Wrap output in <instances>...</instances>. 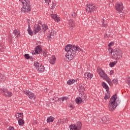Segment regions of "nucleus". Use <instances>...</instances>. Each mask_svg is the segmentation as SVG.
I'll use <instances>...</instances> for the list:
<instances>
[{
  "label": "nucleus",
  "mask_w": 130,
  "mask_h": 130,
  "mask_svg": "<svg viewBox=\"0 0 130 130\" xmlns=\"http://www.w3.org/2000/svg\"><path fill=\"white\" fill-rule=\"evenodd\" d=\"M117 102H118V98H117V95L115 94L111 98L109 103V109L110 111H113L117 107Z\"/></svg>",
  "instance_id": "1"
},
{
  "label": "nucleus",
  "mask_w": 130,
  "mask_h": 130,
  "mask_svg": "<svg viewBox=\"0 0 130 130\" xmlns=\"http://www.w3.org/2000/svg\"><path fill=\"white\" fill-rule=\"evenodd\" d=\"M64 50L67 53V57L69 60L73 59V46L71 44L67 45L65 48Z\"/></svg>",
  "instance_id": "2"
},
{
  "label": "nucleus",
  "mask_w": 130,
  "mask_h": 130,
  "mask_svg": "<svg viewBox=\"0 0 130 130\" xmlns=\"http://www.w3.org/2000/svg\"><path fill=\"white\" fill-rule=\"evenodd\" d=\"M98 73L100 75V77L106 80L108 82V83L111 86L112 85V82H111V80L109 79L108 76H107V74H105L104 71L100 68H98Z\"/></svg>",
  "instance_id": "3"
},
{
  "label": "nucleus",
  "mask_w": 130,
  "mask_h": 130,
  "mask_svg": "<svg viewBox=\"0 0 130 130\" xmlns=\"http://www.w3.org/2000/svg\"><path fill=\"white\" fill-rule=\"evenodd\" d=\"M21 3L23 5V7L21 8V12L22 13H29V12H31V3L30 2L24 3V2L21 1Z\"/></svg>",
  "instance_id": "4"
},
{
  "label": "nucleus",
  "mask_w": 130,
  "mask_h": 130,
  "mask_svg": "<svg viewBox=\"0 0 130 130\" xmlns=\"http://www.w3.org/2000/svg\"><path fill=\"white\" fill-rule=\"evenodd\" d=\"M121 56H122V55L121 54V50L120 49L116 48L113 50L112 57L114 59H116L119 58V57H121Z\"/></svg>",
  "instance_id": "5"
},
{
  "label": "nucleus",
  "mask_w": 130,
  "mask_h": 130,
  "mask_svg": "<svg viewBox=\"0 0 130 130\" xmlns=\"http://www.w3.org/2000/svg\"><path fill=\"white\" fill-rule=\"evenodd\" d=\"M73 51L72 52V58H74L76 55H77V51H78L79 52H83V50L82 48H80L77 45H73Z\"/></svg>",
  "instance_id": "6"
},
{
  "label": "nucleus",
  "mask_w": 130,
  "mask_h": 130,
  "mask_svg": "<svg viewBox=\"0 0 130 130\" xmlns=\"http://www.w3.org/2000/svg\"><path fill=\"white\" fill-rule=\"evenodd\" d=\"M1 93L3 94L6 97H12L13 96V93L11 91H8L6 88H1L0 89Z\"/></svg>",
  "instance_id": "7"
},
{
  "label": "nucleus",
  "mask_w": 130,
  "mask_h": 130,
  "mask_svg": "<svg viewBox=\"0 0 130 130\" xmlns=\"http://www.w3.org/2000/svg\"><path fill=\"white\" fill-rule=\"evenodd\" d=\"M82 128V123L78 122L75 124H72L70 126V130H80Z\"/></svg>",
  "instance_id": "8"
},
{
  "label": "nucleus",
  "mask_w": 130,
  "mask_h": 130,
  "mask_svg": "<svg viewBox=\"0 0 130 130\" xmlns=\"http://www.w3.org/2000/svg\"><path fill=\"white\" fill-rule=\"evenodd\" d=\"M95 9H96V7H95V6L94 4H89L86 5L85 10L87 13H92V11L95 10Z\"/></svg>",
  "instance_id": "9"
},
{
  "label": "nucleus",
  "mask_w": 130,
  "mask_h": 130,
  "mask_svg": "<svg viewBox=\"0 0 130 130\" xmlns=\"http://www.w3.org/2000/svg\"><path fill=\"white\" fill-rule=\"evenodd\" d=\"M83 95H79V97L77 98L75 100L76 103L77 104H81L82 102H84L85 101V99H86V94L82 93Z\"/></svg>",
  "instance_id": "10"
},
{
  "label": "nucleus",
  "mask_w": 130,
  "mask_h": 130,
  "mask_svg": "<svg viewBox=\"0 0 130 130\" xmlns=\"http://www.w3.org/2000/svg\"><path fill=\"white\" fill-rule=\"evenodd\" d=\"M115 8L116 11L119 13H122V11H123V4L121 2H118L116 4Z\"/></svg>",
  "instance_id": "11"
},
{
  "label": "nucleus",
  "mask_w": 130,
  "mask_h": 130,
  "mask_svg": "<svg viewBox=\"0 0 130 130\" xmlns=\"http://www.w3.org/2000/svg\"><path fill=\"white\" fill-rule=\"evenodd\" d=\"M23 93L28 96L29 99H35L36 98V96L34 93L30 92L29 90H24Z\"/></svg>",
  "instance_id": "12"
},
{
  "label": "nucleus",
  "mask_w": 130,
  "mask_h": 130,
  "mask_svg": "<svg viewBox=\"0 0 130 130\" xmlns=\"http://www.w3.org/2000/svg\"><path fill=\"white\" fill-rule=\"evenodd\" d=\"M41 26H40L39 24H35L34 26V33L35 34H37L39 31H41Z\"/></svg>",
  "instance_id": "13"
},
{
  "label": "nucleus",
  "mask_w": 130,
  "mask_h": 130,
  "mask_svg": "<svg viewBox=\"0 0 130 130\" xmlns=\"http://www.w3.org/2000/svg\"><path fill=\"white\" fill-rule=\"evenodd\" d=\"M86 86L84 85H80L79 87V95H82L83 94H85L84 93V91H85V88Z\"/></svg>",
  "instance_id": "14"
},
{
  "label": "nucleus",
  "mask_w": 130,
  "mask_h": 130,
  "mask_svg": "<svg viewBox=\"0 0 130 130\" xmlns=\"http://www.w3.org/2000/svg\"><path fill=\"white\" fill-rule=\"evenodd\" d=\"M35 51L37 54H40V53H42V49H41L40 46H37L35 48Z\"/></svg>",
  "instance_id": "15"
},
{
  "label": "nucleus",
  "mask_w": 130,
  "mask_h": 130,
  "mask_svg": "<svg viewBox=\"0 0 130 130\" xmlns=\"http://www.w3.org/2000/svg\"><path fill=\"white\" fill-rule=\"evenodd\" d=\"M102 123H109V119L106 117H103L101 118Z\"/></svg>",
  "instance_id": "16"
},
{
  "label": "nucleus",
  "mask_w": 130,
  "mask_h": 130,
  "mask_svg": "<svg viewBox=\"0 0 130 130\" xmlns=\"http://www.w3.org/2000/svg\"><path fill=\"white\" fill-rule=\"evenodd\" d=\"M69 24L70 25V27L71 28H74L75 27L76 23H75V20H74L73 19H71L69 21Z\"/></svg>",
  "instance_id": "17"
},
{
  "label": "nucleus",
  "mask_w": 130,
  "mask_h": 130,
  "mask_svg": "<svg viewBox=\"0 0 130 130\" xmlns=\"http://www.w3.org/2000/svg\"><path fill=\"white\" fill-rule=\"evenodd\" d=\"M35 68L39 72H43L44 71V66H36Z\"/></svg>",
  "instance_id": "18"
},
{
  "label": "nucleus",
  "mask_w": 130,
  "mask_h": 130,
  "mask_svg": "<svg viewBox=\"0 0 130 130\" xmlns=\"http://www.w3.org/2000/svg\"><path fill=\"white\" fill-rule=\"evenodd\" d=\"M13 34L16 36V37H20L21 34L19 29H15L13 30Z\"/></svg>",
  "instance_id": "19"
},
{
  "label": "nucleus",
  "mask_w": 130,
  "mask_h": 130,
  "mask_svg": "<svg viewBox=\"0 0 130 130\" xmlns=\"http://www.w3.org/2000/svg\"><path fill=\"white\" fill-rule=\"evenodd\" d=\"M85 78H87L88 80H91L93 78V74L90 73H86L85 74Z\"/></svg>",
  "instance_id": "20"
},
{
  "label": "nucleus",
  "mask_w": 130,
  "mask_h": 130,
  "mask_svg": "<svg viewBox=\"0 0 130 130\" xmlns=\"http://www.w3.org/2000/svg\"><path fill=\"white\" fill-rule=\"evenodd\" d=\"M47 39L48 40H50V41H51L53 38H54V36L53 35V34L52 32H50L48 36H47Z\"/></svg>",
  "instance_id": "21"
},
{
  "label": "nucleus",
  "mask_w": 130,
  "mask_h": 130,
  "mask_svg": "<svg viewBox=\"0 0 130 130\" xmlns=\"http://www.w3.org/2000/svg\"><path fill=\"white\" fill-rule=\"evenodd\" d=\"M42 29L44 33H45V31H47V30H48V25L46 24H42Z\"/></svg>",
  "instance_id": "22"
},
{
  "label": "nucleus",
  "mask_w": 130,
  "mask_h": 130,
  "mask_svg": "<svg viewBox=\"0 0 130 130\" xmlns=\"http://www.w3.org/2000/svg\"><path fill=\"white\" fill-rule=\"evenodd\" d=\"M16 118H19V119H21V118H23V113H17L16 114Z\"/></svg>",
  "instance_id": "23"
},
{
  "label": "nucleus",
  "mask_w": 130,
  "mask_h": 130,
  "mask_svg": "<svg viewBox=\"0 0 130 130\" xmlns=\"http://www.w3.org/2000/svg\"><path fill=\"white\" fill-rule=\"evenodd\" d=\"M55 60H56V58H55V56H53L51 59L50 61V63L51 64H54L55 63Z\"/></svg>",
  "instance_id": "24"
},
{
  "label": "nucleus",
  "mask_w": 130,
  "mask_h": 130,
  "mask_svg": "<svg viewBox=\"0 0 130 130\" xmlns=\"http://www.w3.org/2000/svg\"><path fill=\"white\" fill-rule=\"evenodd\" d=\"M102 85L103 88L106 89L107 92V91H108V90H109V87H108V85L107 84H106V83L105 82H103L102 83Z\"/></svg>",
  "instance_id": "25"
},
{
  "label": "nucleus",
  "mask_w": 130,
  "mask_h": 130,
  "mask_svg": "<svg viewBox=\"0 0 130 130\" xmlns=\"http://www.w3.org/2000/svg\"><path fill=\"white\" fill-rule=\"evenodd\" d=\"M76 82V80L75 79H70L67 82L68 85H73L74 83Z\"/></svg>",
  "instance_id": "26"
},
{
  "label": "nucleus",
  "mask_w": 130,
  "mask_h": 130,
  "mask_svg": "<svg viewBox=\"0 0 130 130\" xmlns=\"http://www.w3.org/2000/svg\"><path fill=\"white\" fill-rule=\"evenodd\" d=\"M110 98V93L108 92V91H107V93H106L104 99L105 100H107V99H109Z\"/></svg>",
  "instance_id": "27"
},
{
  "label": "nucleus",
  "mask_w": 130,
  "mask_h": 130,
  "mask_svg": "<svg viewBox=\"0 0 130 130\" xmlns=\"http://www.w3.org/2000/svg\"><path fill=\"white\" fill-rule=\"evenodd\" d=\"M54 120V117L50 116L47 119V122H52Z\"/></svg>",
  "instance_id": "28"
},
{
  "label": "nucleus",
  "mask_w": 130,
  "mask_h": 130,
  "mask_svg": "<svg viewBox=\"0 0 130 130\" xmlns=\"http://www.w3.org/2000/svg\"><path fill=\"white\" fill-rule=\"evenodd\" d=\"M28 33L30 36H33V32L31 30V27H30V25H28V28L27 29Z\"/></svg>",
  "instance_id": "29"
},
{
  "label": "nucleus",
  "mask_w": 130,
  "mask_h": 130,
  "mask_svg": "<svg viewBox=\"0 0 130 130\" xmlns=\"http://www.w3.org/2000/svg\"><path fill=\"white\" fill-rule=\"evenodd\" d=\"M6 80V77L2 74H0V82H4Z\"/></svg>",
  "instance_id": "30"
},
{
  "label": "nucleus",
  "mask_w": 130,
  "mask_h": 130,
  "mask_svg": "<svg viewBox=\"0 0 130 130\" xmlns=\"http://www.w3.org/2000/svg\"><path fill=\"white\" fill-rule=\"evenodd\" d=\"M24 123H25V121H24V120H23L22 119H19L18 120V124L20 125H23V124H24Z\"/></svg>",
  "instance_id": "31"
},
{
  "label": "nucleus",
  "mask_w": 130,
  "mask_h": 130,
  "mask_svg": "<svg viewBox=\"0 0 130 130\" xmlns=\"http://www.w3.org/2000/svg\"><path fill=\"white\" fill-rule=\"evenodd\" d=\"M42 53L43 54V56H45V57L48 56V52H47V51L46 50L42 52Z\"/></svg>",
  "instance_id": "32"
},
{
  "label": "nucleus",
  "mask_w": 130,
  "mask_h": 130,
  "mask_svg": "<svg viewBox=\"0 0 130 130\" xmlns=\"http://www.w3.org/2000/svg\"><path fill=\"white\" fill-rule=\"evenodd\" d=\"M52 6L51 7L50 10H53V9H55V6H56V4L55 3V2H52Z\"/></svg>",
  "instance_id": "33"
},
{
  "label": "nucleus",
  "mask_w": 130,
  "mask_h": 130,
  "mask_svg": "<svg viewBox=\"0 0 130 130\" xmlns=\"http://www.w3.org/2000/svg\"><path fill=\"white\" fill-rule=\"evenodd\" d=\"M34 66H42V64L40 62L36 61L34 63Z\"/></svg>",
  "instance_id": "34"
},
{
  "label": "nucleus",
  "mask_w": 130,
  "mask_h": 130,
  "mask_svg": "<svg viewBox=\"0 0 130 130\" xmlns=\"http://www.w3.org/2000/svg\"><path fill=\"white\" fill-rule=\"evenodd\" d=\"M68 99H69L68 98V97L64 96V97H62V98H60L59 100H61V101L63 102V101H67V100H68Z\"/></svg>",
  "instance_id": "35"
},
{
  "label": "nucleus",
  "mask_w": 130,
  "mask_h": 130,
  "mask_svg": "<svg viewBox=\"0 0 130 130\" xmlns=\"http://www.w3.org/2000/svg\"><path fill=\"white\" fill-rule=\"evenodd\" d=\"M54 20L55 22H57V23H58V22L60 21V17H57V16Z\"/></svg>",
  "instance_id": "36"
},
{
  "label": "nucleus",
  "mask_w": 130,
  "mask_h": 130,
  "mask_svg": "<svg viewBox=\"0 0 130 130\" xmlns=\"http://www.w3.org/2000/svg\"><path fill=\"white\" fill-rule=\"evenodd\" d=\"M66 118H63L62 120H59L58 121V122H60V124H62V123H64V122H66Z\"/></svg>",
  "instance_id": "37"
},
{
  "label": "nucleus",
  "mask_w": 130,
  "mask_h": 130,
  "mask_svg": "<svg viewBox=\"0 0 130 130\" xmlns=\"http://www.w3.org/2000/svg\"><path fill=\"white\" fill-rule=\"evenodd\" d=\"M117 63V61H114L113 62H110L109 63V66H115Z\"/></svg>",
  "instance_id": "38"
},
{
  "label": "nucleus",
  "mask_w": 130,
  "mask_h": 130,
  "mask_svg": "<svg viewBox=\"0 0 130 130\" xmlns=\"http://www.w3.org/2000/svg\"><path fill=\"white\" fill-rule=\"evenodd\" d=\"M113 83H114V84H115V85H117V84H118V80L117 79H113Z\"/></svg>",
  "instance_id": "39"
},
{
  "label": "nucleus",
  "mask_w": 130,
  "mask_h": 130,
  "mask_svg": "<svg viewBox=\"0 0 130 130\" xmlns=\"http://www.w3.org/2000/svg\"><path fill=\"white\" fill-rule=\"evenodd\" d=\"M57 16V15L54 14H52L50 15V17H51L52 19H53V20H54Z\"/></svg>",
  "instance_id": "40"
},
{
  "label": "nucleus",
  "mask_w": 130,
  "mask_h": 130,
  "mask_svg": "<svg viewBox=\"0 0 130 130\" xmlns=\"http://www.w3.org/2000/svg\"><path fill=\"white\" fill-rule=\"evenodd\" d=\"M24 56L25 59H29L30 58V56L28 54H25Z\"/></svg>",
  "instance_id": "41"
},
{
  "label": "nucleus",
  "mask_w": 130,
  "mask_h": 130,
  "mask_svg": "<svg viewBox=\"0 0 130 130\" xmlns=\"http://www.w3.org/2000/svg\"><path fill=\"white\" fill-rule=\"evenodd\" d=\"M113 49H112V48H111V47H109L108 48V51L109 52V53H112L113 52Z\"/></svg>",
  "instance_id": "42"
},
{
  "label": "nucleus",
  "mask_w": 130,
  "mask_h": 130,
  "mask_svg": "<svg viewBox=\"0 0 130 130\" xmlns=\"http://www.w3.org/2000/svg\"><path fill=\"white\" fill-rule=\"evenodd\" d=\"M113 45H114V42H111L109 44H108V47L110 46H113Z\"/></svg>",
  "instance_id": "43"
},
{
  "label": "nucleus",
  "mask_w": 130,
  "mask_h": 130,
  "mask_svg": "<svg viewBox=\"0 0 130 130\" xmlns=\"http://www.w3.org/2000/svg\"><path fill=\"white\" fill-rule=\"evenodd\" d=\"M45 4L47 5H49V3L51 2V0H45Z\"/></svg>",
  "instance_id": "44"
},
{
  "label": "nucleus",
  "mask_w": 130,
  "mask_h": 130,
  "mask_svg": "<svg viewBox=\"0 0 130 130\" xmlns=\"http://www.w3.org/2000/svg\"><path fill=\"white\" fill-rule=\"evenodd\" d=\"M71 16L72 18H76V16H77V15L76 14V12H74L73 13H72Z\"/></svg>",
  "instance_id": "45"
},
{
  "label": "nucleus",
  "mask_w": 130,
  "mask_h": 130,
  "mask_svg": "<svg viewBox=\"0 0 130 130\" xmlns=\"http://www.w3.org/2000/svg\"><path fill=\"white\" fill-rule=\"evenodd\" d=\"M8 130H15V128L13 126H10Z\"/></svg>",
  "instance_id": "46"
},
{
  "label": "nucleus",
  "mask_w": 130,
  "mask_h": 130,
  "mask_svg": "<svg viewBox=\"0 0 130 130\" xmlns=\"http://www.w3.org/2000/svg\"><path fill=\"white\" fill-rule=\"evenodd\" d=\"M113 74H114V70H111V71L110 72V76H112V75H113Z\"/></svg>",
  "instance_id": "47"
},
{
  "label": "nucleus",
  "mask_w": 130,
  "mask_h": 130,
  "mask_svg": "<svg viewBox=\"0 0 130 130\" xmlns=\"http://www.w3.org/2000/svg\"><path fill=\"white\" fill-rule=\"evenodd\" d=\"M53 100H55V101H58V100H59V99L58 98H55L53 99Z\"/></svg>",
  "instance_id": "48"
},
{
  "label": "nucleus",
  "mask_w": 130,
  "mask_h": 130,
  "mask_svg": "<svg viewBox=\"0 0 130 130\" xmlns=\"http://www.w3.org/2000/svg\"><path fill=\"white\" fill-rule=\"evenodd\" d=\"M24 1V3H29L30 0H23Z\"/></svg>",
  "instance_id": "49"
},
{
  "label": "nucleus",
  "mask_w": 130,
  "mask_h": 130,
  "mask_svg": "<svg viewBox=\"0 0 130 130\" xmlns=\"http://www.w3.org/2000/svg\"><path fill=\"white\" fill-rule=\"evenodd\" d=\"M127 84L129 86H130V77L128 79Z\"/></svg>",
  "instance_id": "50"
},
{
  "label": "nucleus",
  "mask_w": 130,
  "mask_h": 130,
  "mask_svg": "<svg viewBox=\"0 0 130 130\" xmlns=\"http://www.w3.org/2000/svg\"><path fill=\"white\" fill-rule=\"evenodd\" d=\"M106 23H104V22H103V27H106Z\"/></svg>",
  "instance_id": "51"
},
{
  "label": "nucleus",
  "mask_w": 130,
  "mask_h": 130,
  "mask_svg": "<svg viewBox=\"0 0 130 130\" xmlns=\"http://www.w3.org/2000/svg\"><path fill=\"white\" fill-rule=\"evenodd\" d=\"M70 108H72V109H74V106H72V105H71V106H70Z\"/></svg>",
  "instance_id": "52"
},
{
  "label": "nucleus",
  "mask_w": 130,
  "mask_h": 130,
  "mask_svg": "<svg viewBox=\"0 0 130 130\" xmlns=\"http://www.w3.org/2000/svg\"><path fill=\"white\" fill-rule=\"evenodd\" d=\"M44 130H49V129H48V128H45Z\"/></svg>",
  "instance_id": "53"
},
{
  "label": "nucleus",
  "mask_w": 130,
  "mask_h": 130,
  "mask_svg": "<svg viewBox=\"0 0 130 130\" xmlns=\"http://www.w3.org/2000/svg\"><path fill=\"white\" fill-rule=\"evenodd\" d=\"M32 54H35V52H34V53H33V52H32Z\"/></svg>",
  "instance_id": "54"
},
{
  "label": "nucleus",
  "mask_w": 130,
  "mask_h": 130,
  "mask_svg": "<svg viewBox=\"0 0 130 130\" xmlns=\"http://www.w3.org/2000/svg\"><path fill=\"white\" fill-rule=\"evenodd\" d=\"M112 67H113V66H111V68H112Z\"/></svg>",
  "instance_id": "55"
},
{
  "label": "nucleus",
  "mask_w": 130,
  "mask_h": 130,
  "mask_svg": "<svg viewBox=\"0 0 130 130\" xmlns=\"http://www.w3.org/2000/svg\"><path fill=\"white\" fill-rule=\"evenodd\" d=\"M40 25H41V23H40Z\"/></svg>",
  "instance_id": "56"
},
{
  "label": "nucleus",
  "mask_w": 130,
  "mask_h": 130,
  "mask_svg": "<svg viewBox=\"0 0 130 130\" xmlns=\"http://www.w3.org/2000/svg\"><path fill=\"white\" fill-rule=\"evenodd\" d=\"M103 21H104V19H103Z\"/></svg>",
  "instance_id": "57"
}]
</instances>
